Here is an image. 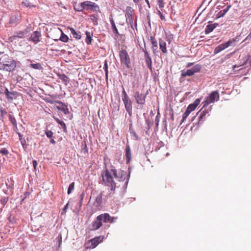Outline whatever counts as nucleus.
I'll use <instances>...</instances> for the list:
<instances>
[{"instance_id": "obj_1", "label": "nucleus", "mask_w": 251, "mask_h": 251, "mask_svg": "<svg viewBox=\"0 0 251 251\" xmlns=\"http://www.w3.org/2000/svg\"><path fill=\"white\" fill-rule=\"evenodd\" d=\"M102 180L105 185L110 187L108 196L112 197L115 194L116 183L115 179L120 182L126 180L127 177L126 172L121 169L116 170L114 166H111L110 169L105 168L104 171L102 173Z\"/></svg>"}, {"instance_id": "obj_2", "label": "nucleus", "mask_w": 251, "mask_h": 251, "mask_svg": "<svg viewBox=\"0 0 251 251\" xmlns=\"http://www.w3.org/2000/svg\"><path fill=\"white\" fill-rule=\"evenodd\" d=\"M16 67V61L7 54H4L0 57V70L12 72Z\"/></svg>"}, {"instance_id": "obj_3", "label": "nucleus", "mask_w": 251, "mask_h": 251, "mask_svg": "<svg viewBox=\"0 0 251 251\" xmlns=\"http://www.w3.org/2000/svg\"><path fill=\"white\" fill-rule=\"evenodd\" d=\"M219 98L220 95L217 91L211 92L203 101V107L207 106L211 103H214L215 101L219 100Z\"/></svg>"}, {"instance_id": "obj_4", "label": "nucleus", "mask_w": 251, "mask_h": 251, "mask_svg": "<svg viewBox=\"0 0 251 251\" xmlns=\"http://www.w3.org/2000/svg\"><path fill=\"white\" fill-rule=\"evenodd\" d=\"M125 16L126 17V23L130 25L131 28H133L134 11L132 7L127 6L126 8Z\"/></svg>"}, {"instance_id": "obj_5", "label": "nucleus", "mask_w": 251, "mask_h": 251, "mask_svg": "<svg viewBox=\"0 0 251 251\" xmlns=\"http://www.w3.org/2000/svg\"><path fill=\"white\" fill-rule=\"evenodd\" d=\"M201 69V66L200 64L195 65L191 69L187 70L186 71H181V76L185 77L186 76H192L195 73H199Z\"/></svg>"}, {"instance_id": "obj_6", "label": "nucleus", "mask_w": 251, "mask_h": 251, "mask_svg": "<svg viewBox=\"0 0 251 251\" xmlns=\"http://www.w3.org/2000/svg\"><path fill=\"white\" fill-rule=\"evenodd\" d=\"M103 239V237L102 236H99L96 237L91 240H89L88 243H86V248L87 249H93L96 247L100 243Z\"/></svg>"}, {"instance_id": "obj_7", "label": "nucleus", "mask_w": 251, "mask_h": 251, "mask_svg": "<svg viewBox=\"0 0 251 251\" xmlns=\"http://www.w3.org/2000/svg\"><path fill=\"white\" fill-rule=\"evenodd\" d=\"M119 56L121 61L125 64L127 68H129L130 58L127 51L126 50H122L120 51Z\"/></svg>"}, {"instance_id": "obj_8", "label": "nucleus", "mask_w": 251, "mask_h": 251, "mask_svg": "<svg viewBox=\"0 0 251 251\" xmlns=\"http://www.w3.org/2000/svg\"><path fill=\"white\" fill-rule=\"evenodd\" d=\"M146 95L147 94H144L140 93L139 91H136L134 93V97L136 103L143 106L146 102Z\"/></svg>"}, {"instance_id": "obj_9", "label": "nucleus", "mask_w": 251, "mask_h": 251, "mask_svg": "<svg viewBox=\"0 0 251 251\" xmlns=\"http://www.w3.org/2000/svg\"><path fill=\"white\" fill-rule=\"evenodd\" d=\"M125 108L129 115H131L132 111V102L129 97L122 98Z\"/></svg>"}, {"instance_id": "obj_10", "label": "nucleus", "mask_w": 251, "mask_h": 251, "mask_svg": "<svg viewBox=\"0 0 251 251\" xmlns=\"http://www.w3.org/2000/svg\"><path fill=\"white\" fill-rule=\"evenodd\" d=\"M83 4L84 6V9L87 10H96V9H99V6L95 3L91 2L90 1H85L83 2Z\"/></svg>"}, {"instance_id": "obj_11", "label": "nucleus", "mask_w": 251, "mask_h": 251, "mask_svg": "<svg viewBox=\"0 0 251 251\" xmlns=\"http://www.w3.org/2000/svg\"><path fill=\"white\" fill-rule=\"evenodd\" d=\"M27 33L26 30L24 31H19L14 33V35L9 38V40L12 42L13 40L16 39V38L18 37L23 38L25 37Z\"/></svg>"}, {"instance_id": "obj_12", "label": "nucleus", "mask_w": 251, "mask_h": 251, "mask_svg": "<svg viewBox=\"0 0 251 251\" xmlns=\"http://www.w3.org/2000/svg\"><path fill=\"white\" fill-rule=\"evenodd\" d=\"M98 219H100V220L103 221L104 223H112L113 222V218L111 217L108 213H104L99 215Z\"/></svg>"}, {"instance_id": "obj_13", "label": "nucleus", "mask_w": 251, "mask_h": 251, "mask_svg": "<svg viewBox=\"0 0 251 251\" xmlns=\"http://www.w3.org/2000/svg\"><path fill=\"white\" fill-rule=\"evenodd\" d=\"M55 103L59 104V105L56 106V108L62 111L65 114H67L69 113V109L67 105L63 103L61 101H55Z\"/></svg>"}, {"instance_id": "obj_14", "label": "nucleus", "mask_w": 251, "mask_h": 251, "mask_svg": "<svg viewBox=\"0 0 251 251\" xmlns=\"http://www.w3.org/2000/svg\"><path fill=\"white\" fill-rule=\"evenodd\" d=\"M41 35L40 32L36 31L33 32L30 37V40L33 41L35 43H37L40 41V38Z\"/></svg>"}, {"instance_id": "obj_15", "label": "nucleus", "mask_w": 251, "mask_h": 251, "mask_svg": "<svg viewBox=\"0 0 251 251\" xmlns=\"http://www.w3.org/2000/svg\"><path fill=\"white\" fill-rule=\"evenodd\" d=\"M100 219H98V216L97 217L95 221L93 222L92 225V230H96L99 229L102 226V221L100 220Z\"/></svg>"}, {"instance_id": "obj_16", "label": "nucleus", "mask_w": 251, "mask_h": 251, "mask_svg": "<svg viewBox=\"0 0 251 251\" xmlns=\"http://www.w3.org/2000/svg\"><path fill=\"white\" fill-rule=\"evenodd\" d=\"M200 100L199 99H197L195 100L193 103L190 104L187 108V109L191 112L192 111H194L196 108L197 107V106L200 104Z\"/></svg>"}, {"instance_id": "obj_17", "label": "nucleus", "mask_w": 251, "mask_h": 251, "mask_svg": "<svg viewBox=\"0 0 251 251\" xmlns=\"http://www.w3.org/2000/svg\"><path fill=\"white\" fill-rule=\"evenodd\" d=\"M159 44L160 50L163 53H167V50L166 48V43L161 39L159 40Z\"/></svg>"}, {"instance_id": "obj_18", "label": "nucleus", "mask_w": 251, "mask_h": 251, "mask_svg": "<svg viewBox=\"0 0 251 251\" xmlns=\"http://www.w3.org/2000/svg\"><path fill=\"white\" fill-rule=\"evenodd\" d=\"M151 42L152 44V49L153 53L155 54L156 52H157V48H158V43L155 38L154 37H151Z\"/></svg>"}, {"instance_id": "obj_19", "label": "nucleus", "mask_w": 251, "mask_h": 251, "mask_svg": "<svg viewBox=\"0 0 251 251\" xmlns=\"http://www.w3.org/2000/svg\"><path fill=\"white\" fill-rule=\"evenodd\" d=\"M125 152H126V162L128 163L130 161L131 158V150L130 147L128 145H126V148L125 149Z\"/></svg>"}, {"instance_id": "obj_20", "label": "nucleus", "mask_w": 251, "mask_h": 251, "mask_svg": "<svg viewBox=\"0 0 251 251\" xmlns=\"http://www.w3.org/2000/svg\"><path fill=\"white\" fill-rule=\"evenodd\" d=\"M68 29L70 30L71 33L73 35V37L76 40H79L81 38V36L80 35V32L79 31L76 32L73 28L72 27H68Z\"/></svg>"}, {"instance_id": "obj_21", "label": "nucleus", "mask_w": 251, "mask_h": 251, "mask_svg": "<svg viewBox=\"0 0 251 251\" xmlns=\"http://www.w3.org/2000/svg\"><path fill=\"white\" fill-rule=\"evenodd\" d=\"M207 115H209V114L208 111L206 110L202 111L199 117V124H201L205 120Z\"/></svg>"}, {"instance_id": "obj_22", "label": "nucleus", "mask_w": 251, "mask_h": 251, "mask_svg": "<svg viewBox=\"0 0 251 251\" xmlns=\"http://www.w3.org/2000/svg\"><path fill=\"white\" fill-rule=\"evenodd\" d=\"M217 25V24L208 25L205 29V33L208 34L210 33L216 27Z\"/></svg>"}, {"instance_id": "obj_23", "label": "nucleus", "mask_w": 251, "mask_h": 251, "mask_svg": "<svg viewBox=\"0 0 251 251\" xmlns=\"http://www.w3.org/2000/svg\"><path fill=\"white\" fill-rule=\"evenodd\" d=\"M226 48V47L225 43L221 44L215 48L214 50V53L215 54H217Z\"/></svg>"}, {"instance_id": "obj_24", "label": "nucleus", "mask_w": 251, "mask_h": 251, "mask_svg": "<svg viewBox=\"0 0 251 251\" xmlns=\"http://www.w3.org/2000/svg\"><path fill=\"white\" fill-rule=\"evenodd\" d=\"M231 7V5H228L225 9L221 10L217 14V18H221L223 16L227 13V12L229 10V8Z\"/></svg>"}, {"instance_id": "obj_25", "label": "nucleus", "mask_w": 251, "mask_h": 251, "mask_svg": "<svg viewBox=\"0 0 251 251\" xmlns=\"http://www.w3.org/2000/svg\"><path fill=\"white\" fill-rule=\"evenodd\" d=\"M85 34L86 35L85 42L87 45H90L92 43V37L93 36V33L89 31H86Z\"/></svg>"}, {"instance_id": "obj_26", "label": "nucleus", "mask_w": 251, "mask_h": 251, "mask_svg": "<svg viewBox=\"0 0 251 251\" xmlns=\"http://www.w3.org/2000/svg\"><path fill=\"white\" fill-rule=\"evenodd\" d=\"M102 194L100 193L99 195L96 198L95 201L94 202V205L97 207L100 206L102 202Z\"/></svg>"}, {"instance_id": "obj_27", "label": "nucleus", "mask_w": 251, "mask_h": 251, "mask_svg": "<svg viewBox=\"0 0 251 251\" xmlns=\"http://www.w3.org/2000/svg\"><path fill=\"white\" fill-rule=\"evenodd\" d=\"M238 36L235 37L230 40H229L227 42L224 43L226 48L230 46H234L235 42L237 41Z\"/></svg>"}, {"instance_id": "obj_28", "label": "nucleus", "mask_w": 251, "mask_h": 251, "mask_svg": "<svg viewBox=\"0 0 251 251\" xmlns=\"http://www.w3.org/2000/svg\"><path fill=\"white\" fill-rule=\"evenodd\" d=\"M60 31L61 32V34L60 38L59 39H54V40L58 41L59 40L63 42H65V43L67 42L69 40L68 37L66 34H65L62 30H60Z\"/></svg>"}, {"instance_id": "obj_29", "label": "nucleus", "mask_w": 251, "mask_h": 251, "mask_svg": "<svg viewBox=\"0 0 251 251\" xmlns=\"http://www.w3.org/2000/svg\"><path fill=\"white\" fill-rule=\"evenodd\" d=\"M53 118L56 121V122L61 126L63 129L64 131H66L67 127L65 123L55 117H53Z\"/></svg>"}, {"instance_id": "obj_30", "label": "nucleus", "mask_w": 251, "mask_h": 251, "mask_svg": "<svg viewBox=\"0 0 251 251\" xmlns=\"http://www.w3.org/2000/svg\"><path fill=\"white\" fill-rule=\"evenodd\" d=\"M74 9L75 11L79 12L82 11L83 9H84V5L83 4V2H81V3L78 4L77 5H75L74 6Z\"/></svg>"}, {"instance_id": "obj_31", "label": "nucleus", "mask_w": 251, "mask_h": 251, "mask_svg": "<svg viewBox=\"0 0 251 251\" xmlns=\"http://www.w3.org/2000/svg\"><path fill=\"white\" fill-rule=\"evenodd\" d=\"M30 67L32 68L37 70H41L42 69V67L41 64L40 63H37L35 64H30Z\"/></svg>"}, {"instance_id": "obj_32", "label": "nucleus", "mask_w": 251, "mask_h": 251, "mask_svg": "<svg viewBox=\"0 0 251 251\" xmlns=\"http://www.w3.org/2000/svg\"><path fill=\"white\" fill-rule=\"evenodd\" d=\"M145 60L148 67L150 69L151 71H152V61L151 57L146 58L145 59Z\"/></svg>"}, {"instance_id": "obj_33", "label": "nucleus", "mask_w": 251, "mask_h": 251, "mask_svg": "<svg viewBox=\"0 0 251 251\" xmlns=\"http://www.w3.org/2000/svg\"><path fill=\"white\" fill-rule=\"evenodd\" d=\"M8 117H9V120L10 121V122H11L12 125L14 126H17V122H16V119L15 118V117H13L11 114H9Z\"/></svg>"}, {"instance_id": "obj_34", "label": "nucleus", "mask_w": 251, "mask_h": 251, "mask_svg": "<svg viewBox=\"0 0 251 251\" xmlns=\"http://www.w3.org/2000/svg\"><path fill=\"white\" fill-rule=\"evenodd\" d=\"M74 188H75V183L72 182L69 185V188L68 189V191H67L68 194H70L72 193V191L74 190Z\"/></svg>"}, {"instance_id": "obj_35", "label": "nucleus", "mask_w": 251, "mask_h": 251, "mask_svg": "<svg viewBox=\"0 0 251 251\" xmlns=\"http://www.w3.org/2000/svg\"><path fill=\"white\" fill-rule=\"evenodd\" d=\"M190 113L191 112L186 109V111L183 114L182 116V123L184 122L185 121L186 119H187V118L188 117Z\"/></svg>"}, {"instance_id": "obj_36", "label": "nucleus", "mask_w": 251, "mask_h": 251, "mask_svg": "<svg viewBox=\"0 0 251 251\" xmlns=\"http://www.w3.org/2000/svg\"><path fill=\"white\" fill-rule=\"evenodd\" d=\"M57 242L58 243V248H59L62 245V235L60 234L55 239Z\"/></svg>"}, {"instance_id": "obj_37", "label": "nucleus", "mask_w": 251, "mask_h": 251, "mask_svg": "<svg viewBox=\"0 0 251 251\" xmlns=\"http://www.w3.org/2000/svg\"><path fill=\"white\" fill-rule=\"evenodd\" d=\"M157 4L160 9L163 8L165 6L164 0H157Z\"/></svg>"}, {"instance_id": "obj_38", "label": "nucleus", "mask_w": 251, "mask_h": 251, "mask_svg": "<svg viewBox=\"0 0 251 251\" xmlns=\"http://www.w3.org/2000/svg\"><path fill=\"white\" fill-rule=\"evenodd\" d=\"M4 93L7 96L8 99H13V97L11 96V95L13 94V93L9 92L7 88L5 90Z\"/></svg>"}, {"instance_id": "obj_39", "label": "nucleus", "mask_w": 251, "mask_h": 251, "mask_svg": "<svg viewBox=\"0 0 251 251\" xmlns=\"http://www.w3.org/2000/svg\"><path fill=\"white\" fill-rule=\"evenodd\" d=\"M8 201V197H4L0 200V203L3 205V206H4V205L7 203V202Z\"/></svg>"}, {"instance_id": "obj_40", "label": "nucleus", "mask_w": 251, "mask_h": 251, "mask_svg": "<svg viewBox=\"0 0 251 251\" xmlns=\"http://www.w3.org/2000/svg\"><path fill=\"white\" fill-rule=\"evenodd\" d=\"M112 29L115 36H118L119 35V31L116 25L112 26Z\"/></svg>"}, {"instance_id": "obj_41", "label": "nucleus", "mask_w": 251, "mask_h": 251, "mask_svg": "<svg viewBox=\"0 0 251 251\" xmlns=\"http://www.w3.org/2000/svg\"><path fill=\"white\" fill-rule=\"evenodd\" d=\"M104 69L105 72V76L106 78L108 77V65L106 61H105L104 65Z\"/></svg>"}, {"instance_id": "obj_42", "label": "nucleus", "mask_w": 251, "mask_h": 251, "mask_svg": "<svg viewBox=\"0 0 251 251\" xmlns=\"http://www.w3.org/2000/svg\"><path fill=\"white\" fill-rule=\"evenodd\" d=\"M157 13L160 16V18L162 21H166V19L164 16L163 15L162 13L159 10H157Z\"/></svg>"}, {"instance_id": "obj_43", "label": "nucleus", "mask_w": 251, "mask_h": 251, "mask_svg": "<svg viewBox=\"0 0 251 251\" xmlns=\"http://www.w3.org/2000/svg\"><path fill=\"white\" fill-rule=\"evenodd\" d=\"M0 153L3 155H7L9 152L8 150L6 149V148H1L0 150Z\"/></svg>"}, {"instance_id": "obj_44", "label": "nucleus", "mask_w": 251, "mask_h": 251, "mask_svg": "<svg viewBox=\"0 0 251 251\" xmlns=\"http://www.w3.org/2000/svg\"><path fill=\"white\" fill-rule=\"evenodd\" d=\"M46 135L48 138H50L52 136L53 132L51 130H48L46 132Z\"/></svg>"}, {"instance_id": "obj_45", "label": "nucleus", "mask_w": 251, "mask_h": 251, "mask_svg": "<svg viewBox=\"0 0 251 251\" xmlns=\"http://www.w3.org/2000/svg\"><path fill=\"white\" fill-rule=\"evenodd\" d=\"M143 51L144 52L145 59L151 58L148 51L146 50H143Z\"/></svg>"}, {"instance_id": "obj_46", "label": "nucleus", "mask_w": 251, "mask_h": 251, "mask_svg": "<svg viewBox=\"0 0 251 251\" xmlns=\"http://www.w3.org/2000/svg\"><path fill=\"white\" fill-rule=\"evenodd\" d=\"M129 97L127 94H126L125 89L124 87H123V91H122V98H125L126 97Z\"/></svg>"}, {"instance_id": "obj_47", "label": "nucleus", "mask_w": 251, "mask_h": 251, "mask_svg": "<svg viewBox=\"0 0 251 251\" xmlns=\"http://www.w3.org/2000/svg\"><path fill=\"white\" fill-rule=\"evenodd\" d=\"M61 79L64 82H67L68 78L64 75H63Z\"/></svg>"}, {"instance_id": "obj_48", "label": "nucleus", "mask_w": 251, "mask_h": 251, "mask_svg": "<svg viewBox=\"0 0 251 251\" xmlns=\"http://www.w3.org/2000/svg\"><path fill=\"white\" fill-rule=\"evenodd\" d=\"M109 19H110V24L111 25V26L115 25H116L115 23V22L114 21V20H113V17H112V16H111L110 17Z\"/></svg>"}, {"instance_id": "obj_49", "label": "nucleus", "mask_w": 251, "mask_h": 251, "mask_svg": "<svg viewBox=\"0 0 251 251\" xmlns=\"http://www.w3.org/2000/svg\"><path fill=\"white\" fill-rule=\"evenodd\" d=\"M33 166L35 170L36 169V167L37 166V162L36 160H33L32 161Z\"/></svg>"}, {"instance_id": "obj_50", "label": "nucleus", "mask_w": 251, "mask_h": 251, "mask_svg": "<svg viewBox=\"0 0 251 251\" xmlns=\"http://www.w3.org/2000/svg\"><path fill=\"white\" fill-rule=\"evenodd\" d=\"M194 63L193 62H189L186 65V68H189L191 66H192V65H194Z\"/></svg>"}, {"instance_id": "obj_51", "label": "nucleus", "mask_w": 251, "mask_h": 251, "mask_svg": "<svg viewBox=\"0 0 251 251\" xmlns=\"http://www.w3.org/2000/svg\"><path fill=\"white\" fill-rule=\"evenodd\" d=\"M251 38V33H250L247 37L246 38H245V39L243 41L244 42L245 41L247 40H248V39H250Z\"/></svg>"}, {"instance_id": "obj_52", "label": "nucleus", "mask_w": 251, "mask_h": 251, "mask_svg": "<svg viewBox=\"0 0 251 251\" xmlns=\"http://www.w3.org/2000/svg\"><path fill=\"white\" fill-rule=\"evenodd\" d=\"M21 142V143L22 145L24 146V145L25 144V139H22L21 138L20 139Z\"/></svg>"}, {"instance_id": "obj_53", "label": "nucleus", "mask_w": 251, "mask_h": 251, "mask_svg": "<svg viewBox=\"0 0 251 251\" xmlns=\"http://www.w3.org/2000/svg\"><path fill=\"white\" fill-rule=\"evenodd\" d=\"M69 203H67L63 208V211L66 212V209L68 208Z\"/></svg>"}, {"instance_id": "obj_54", "label": "nucleus", "mask_w": 251, "mask_h": 251, "mask_svg": "<svg viewBox=\"0 0 251 251\" xmlns=\"http://www.w3.org/2000/svg\"><path fill=\"white\" fill-rule=\"evenodd\" d=\"M240 66H237V65H235L233 66V70H235L236 68L239 67Z\"/></svg>"}, {"instance_id": "obj_55", "label": "nucleus", "mask_w": 251, "mask_h": 251, "mask_svg": "<svg viewBox=\"0 0 251 251\" xmlns=\"http://www.w3.org/2000/svg\"><path fill=\"white\" fill-rule=\"evenodd\" d=\"M55 101H52V100H47V102H49V103H53V102H55Z\"/></svg>"}, {"instance_id": "obj_56", "label": "nucleus", "mask_w": 251, "mask_h": 251, "mask_svg": "<svg viewBox=\"0 0 251 251\" xmlns=\"http://www.w3.org/2000/svg\"><path fill=\"white\" fill-rule=\"evenodd\" d=\"M50 143H52V144H55V141H54V139H51V140H50Z\"/></svg>"}, {"instance_id": "obj_57", "label": "nucleus", "mask_w": 251, "mask_h": 251, "mask_svg": "<svg viewBox=\"0 0 251 251\" xmlns=\"http://www.w3.org/2000/svg\"><path fill=\"white\" fill-rule=\"evenodd\" d=\"M135 3H138L140 0H133Z\"/></svg>"}, {"instance_id": "obj_58", "label": "nucleus", "mask_w": 251, "mask_h": 251, "mask_svg": "<svg viewBox=\"0 0 251 251\" xmlns=\"http://www.w3.org/2000/svg\"><path fill=\"white\" fill-rule=\"evenodd\" d=\"M132 85L133 88L136 87V84L134 82L132 83Z\"/></svg>"}, {"instance_id": "obj_59", "label": "nucleus", "mask_w": 251, "mask_h": 251, "mask_svg": "<svg viewBox=\"0 0 251 251\" xmlns=\"http://www.w3.org/2000/svg\"><path fill=\"white\" fill-rule=\"evenodd\" d=\"M146 1L147 2V3H148V5H149V1L148 0H146Z\"/></svg>"}, {"instance_id": "obj_60", "label": "nucleus", "mask_w": 251, "mask_h": 251, "mask_svg": "<svg viewBox=\"0 0 251 251\" xmlns=\"http://www.w3.org/2000/svg\"><path fill=\"white\" fill-rule=\"evenodd\" d=\"M1 112H2V113H4V112H5V111L4 110H1Z\"/></svg>"}, {"instance_id": "obj_61", "label": "nucleus", "mask_w": 251, "mask_h": 251, "mask_svg": "<svg viewBox=\"0 0 251 251\" xmlns=\"http://www.w3.org/2000/svg\"><path fill=\"white\" fill-rule=\"evenodd\" d=\"M250 64L251 66V61H250Z\"/></svg>"}, {"instance_id": "obj_62", "label": "nucleus", "mask_w": 251, "mask_h": 251, "mask_svg": "<svg viewBox=\"0 0 251 251\" xmlns=\"http://www.w3.org/2000/svg\"><path fill=\"white\" fill-rule=\"evenodd\" d=\"M136 25H137L136 21H135V26H136Z\"/></svg>"}, {"instance_id": "obj_63", "label": "nucleus", "mask_w": 251, "mask_h": 251, "mask_svg": "<svg viewBox=\"0 0 251 251\" xmlns=\"http://www.w3.org/2000/svg\"><path fill=\"white\" fill-rule=\"evenodd\" d=\"M23 4H25V2L23 1Z\"/></svg>"}]
</instances>
